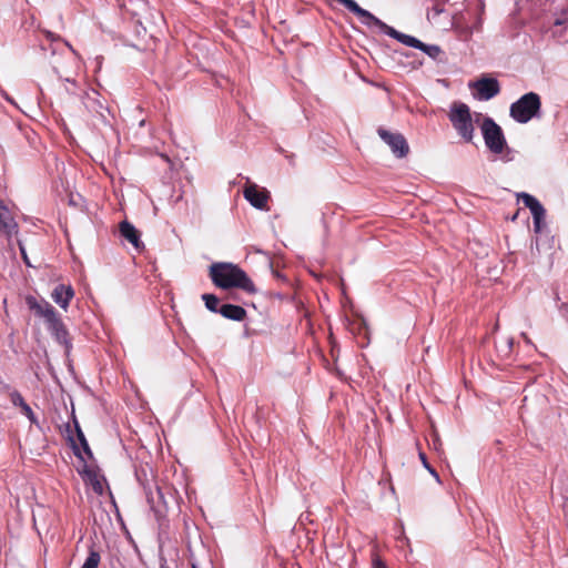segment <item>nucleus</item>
Listing matches in <instances>:
<instances>
[{
	"label": "nucleus",
	"mask_w": 568,
	"mask_h": 568,
	"mask_svg": "<svg viewBox=\"0 0 568 568\" xmlns=\"http://www.w3.org/2000/svg\"><path fill=\"white\" fill-rule=\"evenodd\" d=\"M219 314L227 320L236 322H241L246 317V311L242 306L233 304L221 305Z\"/></svg>",
	"instance_id": "18"
},
{
	"label": "nucleus",
	"mask_w": 568,
	"mask_h": 568,
	"mask_svg": "<svg viewBox=\"0 0 568 568\" xmlns=\"http://www.w3.org/2000/svg\"><path fill=\"white\" fill-rule=\"evenodd\" d=\"M18 224L12 219L9 210L0 201V230L7 235L17 233Z\"/></svg>",
	"instance_id": "17"
},
{
	"label": "nucleus",
	"mask_w": 568,
	"mask_h": 568,
	"mask_svg": "<svg viewBox=\"0 0 568 568\" xmlns=\"http://www.w3.org/2000/svg\"><path fill=\"white\" fill-rule=\"evenodd\" d=\"M341 4H343L348 11L357 16L359 21L365 24L368 28H377L381 30V28L384 26V22L375 17L369 11L361 8L356 1L354 0H336Z\"/></svg>",
	"instance_id": "9"
},
{
	"label": "nucleus",
	"mask_w": 568,
	"mask_h": 568,
	"mask_svg": "<svg viewBox=\"0 0 568 568\" xmlns=\"http://www.w3.org/2000/svg\"><path fill=\"white\" fill-rule=\"evenodd\" d=\"M477 8L481 12L484 10V2L483 1H477Z\"/></svg>",
	"instance_id": "30"
},
{
	"label": "nucleus",
	"mask_w": 568,
	"mask_h": 568,
	"mask_svg": "<svg viewBox=\"0 0 568 568\" xmlns=\"http://www.w3.org/2000/svg\"><path fill=\"white\" fill-rule=\"evenodd\" d=\"M481 28V19L477 18L475 23L470 27V32L479 31Z\"/></svg>",
	"instance_id": "28"
},
{
	"label": "nucleus",
	"mask_w": 568,
	"mask_h": 568,
	"mask_svg": "<svg viewBox=\"0 0 568 568\" xmlns=\"http://www.w3.org/2000/svg\"><path fill=\"white\" fill-rule=\"evenodd\" d=\"M517 197L519 201H521L524 203V205L526 207H528L530 210V213L532 216L537 217L538 214H540V212L546 211L544 209V206L541 205V203L535 196H532L528 193H525V192L518 193Z\"/></svg>",
	"instance_id": "19"
},
{
	"label": "nucleus",
	"mask_w": 568,
	"mask_h": 568,
	"mask_svg": "<svg viewBox=\"0 0 568 568\" xmlns=\"http://www.w3.org/2000/svg\"><path fill=\"white\" fill-rule=\"evenodd\" d=\"M210 277L215 286L223 290L236 287L250 294L256 292V287L247 274L232 263H213L210 267Z\"/></svg>",
	"instance_id": "1"
},
{
	"label": "nucleus",
	"mask_w": 568,
	"mask_h": 568,
	"mask_svg": "<svg viewBox=\"0 0 568 568\" xmlns=\"http://www.w3.org/2000/svg\"><path fill=\"white\" fill-rule=\"evenodd\" d=\"M202 300L205 302V306L213 313H219L220 300L213 294H203Z\"/></svg>",
	"instance_id": "21"
},
{
	"label": "nucleus",
	"mask_w": 568,
	"mask_h": 568,
	"mask_svg": "<svg viewBox=\"0 0 568 568\" xmlns=\"http://www.w3.org/2000/svg\"><path fill=\"white\" fill-rule=\"evenodd\" d=\"M540 109V97L535 92H528L510 104L509 115L517 123L525 124L535 116H538Z\"/></svg>",
	"instance_id": "3"
},
{
	"label": "nucleus",
	"mask_w": 568,
	"mask_h": 568,
	"mask_svg": "<svg viewBox=\"0 0 568 568\" xmlns=\"http://www.w3.org/2000/svg\"><path fill=\"white\" fill-rule=\"evenodd\" d=\"M481 134L487 149L495 154H500L507 148L506 138L501 128L494 119L486 116L480 125Z\"/></svg>",
	"instance_id": "5"
},
{
	"label": "nucleus",
	"mask_w": 568,
	"mask_h": 568,
	"mask_svg": "<svg viewBox=\"0 0 568 568\" xmlns=\"http://www.w3.org/2000/svg\"><path fill=\"white\" fill-rule=\"evenodd\" d=\"M65 44L69 47V49H71L74 52L72 45H70L68 42H65Z\"/></svg>",
	"instance_id": "32"
},
{
	"label": "nucleus",
	"mask_w": 568,
	"mask_h": 568,
	"mask_svg": "<svg viewBox=\"0 0 568 568\" xmlns=\"http://www.w3.org/2000/svg\"><path fill=\"white\" fill-rule=\"evenodd\" d=\"M545 216H546V211L544 212H540V214H538V216H532V220H534V230L536 233H540L541 230H542V223H544V220H545Z\"/></svg>",
	"instance_id": "24"
},
{
	"label": "nucleus",
	"mask_w": 568,
	"mask_h": 568,
	"mask_svg": "<svg viewBox=\"0 0 568 568\" xmlns=\"http://www.w3.org/2000/svg\"><path fill=\"white\" fill-rule=\"evenodd\" d=\"M93 477H94V480L92 479V486H93L94 491L98 494H102L103 488H102L101 483L97 479L95 475H93Z\"/></svg>",
	"instance_id": "26"
},
{
	"label": "nucleus",
	"mask_w": 568,
	"mask_h": 568,
	"mask_svg": "<svg viewBox=\"0 0 568 568\" xmlns=\"http://www.w3.org/2000/svg\"><path fill=\"white\" fill-rule=\"evenodd\" d=\"M378 136L390 148L396 158H405L409 152V146L400 133L389 132L384 128L377 130Z\"/></svg>",
	"instance_id": "7"
},
{
	"label": "nucleus",
	"mask_w": 568,
	"mask_h": 568,
	"mask_svg": "<svg viewBox=\"0 0 568 568\" xmlns=\"http://www.w3.org/2000/svg\"><path fill=\"white\" fill-rule=\"evenodd\" d=\"M373 568H387L386 564L382 561L378 557L373 559Z\"/></svg>",
	"instance_id": "27"
},
{
	"label": "nucleus",
	"mask_w": 568,
	"mask_h": 568,
	"mask_svg": "<svg viewBox=\"0 0 568 568\" xmlns=\"http://www.w3.org/2000/svg\"><path fill=\"white\" fill-rule=\"evenodd\" d=\"M244 197L250 204L256 209H264L266 206L268 196L266 192L257 190V186L252 184L244 189Z\"/></svg>",
	"instance_id": "13"
},
{
	"label": "nucleus",
	"mask_w": 568,
	"mask_h": 568,
	"mask_svg": "<svg viewBox=\"0 0 568 568\" xmlns=\"http://www.w3.org/2000/svg\"><path fill=\"white\" fill-rule=\"evenodd\" d=\"M420 460L424 467L435 477L437 481H439L438 473L428 464L427 458L424 453H419Z\"/></svg>",
	"instance_id": "25"
},
{
	"label": "nucleus",
	"mask_w": 568,
	"mask_h": 568,
	"mask_svg": "<svg viewBox=\"0 0 568 568\" xmlns=\"http://www.w3.org/2000/svg\"><path fill=\"white\" fill-rule=\"evenodd\" d=\"M101 560L100 554L91 549L81 568H98Z\"/></svg>",
	"instance_id": "22"
},
{
	"label": "nucleus",
	"mask_w": 568,
	"mask_h": 568,
	"mask_svg": "<svg viewBox=\"0 0 568 568\" xmlns=\"http://www.w3.org/2000/svg\"><path fill=\"white\" fill-rule=\"evenodd\" d=\"M120 234L128 242H130L135 248H140L141 246H143V244L140 241L139 231L130 222L123 221L120 223Z\"/></svg>",
	"instance_id": "16"
},
{
	"label": "nucleus",
	"mask_w": 568,
	"mask_h": 568,
	"mask_svg": "<svg viewBox=\"0 0 568 568\" xmlns=\"http://www.w3.org/2000/svg\"><path fill=\"white\" fill-rule=\"evenodd\" d=\"M20 251H21V254H22V257H23L26 264L30 265V263L28 261V257H27V254H26V251H24V247L22 245H20Z\"/></svg>",
	"instance_id": "29"
},
{
	"label": "nucleus",
	"mask_w": 568,
	"mask_h": 568,
	"mask_svg": "<svg viewBox=\"0 0 568 568\" xmlns=\"http://www.w3.org/2000/svg\"><path fill=\"white\" fill-rule=\"evenodd\" d=\"M82 103L84 108L92 113L95 116H99L103 121L105 120V112L108 111L106 106L100 99V93L94 90L90 89L84 91V93L81 97Z\"/></svg>",
	"instance_id": "10"
},
{
	"label": "nucleus",
	"mask_w": 568,
	"mask_h": 568,
	"mask_svg": "<svg viewBox=\"0 0 568 568\" xmlns=\"http://www.w3.org/2000/svg\"><path fill=\"white\" fill-rule=\"evenodd\" d=\"M27 304L37 316L44 318L47 324L58 315L54 307L47 301L39 302L37 298L30 296L27 298Z\"/></svg>",
	"instance_id": "12"
},
{
	"label": "nucleus",
	"mask_w": 568,
	"mask_h": 568,
	"mask_svg": "<svg viewBox=\"0 0 568 568\" xmlns=\"http://www.w3.org/2000/svg\"><path fill=\"white\" fill-rule=\"evenodd\" d=\"M75 429H77L78 439H79L84 453L88 455L89 458H91L92 452H91L90 446L87 442V438H85L84 434L82 433L78 423H75Z\"/></svg>",
	"instance_id": "23"
},
{
	"label": "nucleus",
	"mask_w": 568,
	"mask_h": 568,
	"mask_svg": "<svg viewBox=\"0 0 568 568\" xmlns=\"http://www.w3.org/2000/svg\"><path fill=\"white\" fill-rule=\"evenodd\" d=\"M449 120L464 141L471 142L475 128L469 106L465 103H454L450 108Z\"/></svg>",
	"instance_id": "4"
},
{
	"label": "nucleus",
	"mask_w": 568,
	"mask_h": 568,
	"mask_svg": "<svg viewBox=\"0 0 568 568\" xmlns=\"http://www.w3.org/2000/svg\"><path fill=\"white\" fill-rule=\"evenodd\" d=\"M435 11H436L437 14L442 12L440 9H435Z\"/></svg>",
	"instance_id": "33"
},
{
	"label": "nucleus",
	"mask_w": 568,
	"mask_h": 568,
	"mask_svg": "<svg viewBox=\"0 0 568 568\" xmlns=\"http://www.w3.org/2000/svg\"><path fill=\"white\" fill-rule=\"evenodd\" d=\"M469 87L476 90L474 97L479 101H488L500 92V85L497 79L489 77H483L470 83Z\"/></svg>",
	"instance_id": "8"
},
{
	"label": "nucleus",
	"mask_w": 568,
	"mask_h": 568,
	"mask_svg": "<svg viewBox=\"0 0 568 568\" xmlns=\"http://www.w3.org/2000/svg\"><path fill=\"white\" fill-rule=\"evenodd\" d=\"M47 37H48V38H50V39H52V40L54 39V38H53V33H52V32H50V31H48V32H47Z\"/></svg>",
	"instance_id": "31"
},
{
	"label": "nucleus",
	"mask_w": 568,
	"mask_h": 568,
	"mask_svg": "<svg viewBox=\"0 0 568 568\" xmlns=\"http://www.w3.org/2000/svg\"><path fill=\"white\" fill-rule=\"evenodd\" d=\"M52 300L63 310H67L70 301L74 296V291L70 285L59 284L54 287Z\"/></svg>",
	"instance_id": "14"
},
{
	"label": "nucleus",
	"mask_w": 568,
	"mask_h": 568,
	"mask_svg": "<svg viewBox=\"0 0 568 568\" xmlns=\"http://www.w3.org/2000/svg\"><path fill=\"white\" fill-rule=\"evenodd\" d=\"M10 400L13 406L20 407L22 414L30 420L31 424L39 426L38 418L36 417L32 408L26 403L22 395L18 390L10 393Z\"/></svg>",
	"instance_id": "15"
},
{
	"label": "nucleus",
	"mask_w": 568,
	"mask_h": 568,
	"mask_svg": "<svg viewBox=\"0 0 568 568\" xmlns=\"http://www.w3.org/2000/svg\"><path fill=\"white\" fill-rule=\"evenodd\" d=\"M518 11H527L534 16L551 12L554 26H562L568 20V0H515Z\"/></svg>",
	"instance_id": "2"
},
{
	"label": "nucleus",
	"mask_w": 568,
	"mask_h": 568,
	"mask_svg": "<svg viewBox=\"0 0 568 568\" xmlns=\"http://www.w3.org/2000/svg\"><path fill=\"white\" fill-rule=\"evenodd\" d=\"M381 31L389 36L390 38L396 39L398 42L407 47L415 48L425 52L428 57L433 59H437L438 55L442 53V49L438 45L426 44L413 36L397 31L396 29L386 24L385 22L384 26L381 28Z\"/></svg>",
	"instance_id": "6"
},
{
	"label": "nucleus",
	"mask_w": 568,
	"mask_h": 568,
	"mask_svg": "<svg viewBox=\"0 0 568 568\" xmlns=\"http://www.w3.org/2000/svg\"><path fill=\"white\" fill-rule=\"evenodd\" d=\"M514 341L511 337H504L496 343V352L499 357L508 358L513 351Z\"/></svg>",
	"instance_id": "20"
},
{
	"label": "nucleus",
	"mask_w": 568,
	"mask_h": 568,
	"mask_svg": "<svg viewBox=\"0 0 568 568\" xmlns=\"http://www.w3.org/2000/svg\"><path fill=\"white\" fill-rule=\"evenodd\" d=\"M48 329L50 331V333L52 334V336L54 337V339L64 346L65 351L69 352L70 348H71V339L69 337V332L65 327V325L63 324V322L61 321V318L59 317V315H57L54 318H52L48 324Z\"/></svg>",
	"instance_id": "11"
}]
</instances>
